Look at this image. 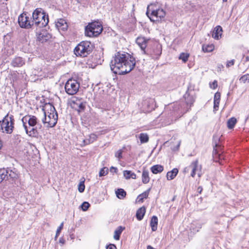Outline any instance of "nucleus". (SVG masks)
<instances>
[{
    "instance_id": "nucleus-31",
    "label": "nucleus",
    "mask_w": 249,
    "mask_h": 249,
    "mask_svg": "<svg viewBox=\"0 0 249 249\" xmlns=\"http://www.w3.org/2000/svg\"><path fill=\"white\" fill-rule=\"evenodd\" d=\"M184 97L187 105L191 106L195 101V99L192 96H190L189 94H185Z\"/></svg>"
},
{
    "instance_id": "nucleus-50",
    "label": "nucleus",
    "mask_w": 249,
    "mask_h": 249,
    "mask_svg": "<svg viewBox=\"0 0 249 249\" xmlns=\"http://www.w3.org/2000/svg\"><path fill=\"white\" fill-rule=\"evenodd\" d=\"M201 227H202V225L201 224H200V223H198V229L197 230V231H198L199 229L201 228Z\"/></svg>"
},
{
    "instance_id": "nucleus-55",
    "label": "nucleus",
    "mask_w": 249,
    "mask_h": 249,
    "mask_svg": "<svg viewBox=\"0 0 249 249\" xmlns=\"http://www.w3.org/2000/svg\"><path fill=\"white\" fill-rule=\"evenodd\" d=\"M179 144H180V143H179L178 144V147H179Z\"/></svg>"
},
{
    "instance_id": "nucleus-27",
    "label": "nucleus",
    "mask_w": 249,
    "mask_h": 249,
    "mask_svg": "<svg viewBox=\"0 0 249 249\" xmlns=\"http://www.w3.org/2000/svg\"><path fill=\"white\" fill-rule=\"evenodd\" d=\"M8 174L7 169H0V183L4 180H8Z\"/></svg>"
},
{
    "instance_id": "nucleus-15",
    "label": "nucleus",
    "mask_w": 249,
    "mask_h": 249,
    "mask_svg": "<svg viewBox=\"0 0 249 249\" xmlns=\"http://www.w3.org/2000/svg\"><path fill=\"white\" fill-rule=\"evenodd\" d=\"M136 43L141 48L142 50L144 53H146V51L145 49L146 47L147 40L146 39L143 37H138L136 40Z\"/></svg>"
},
{
    "instance_id": "nucleus-18",
    "label": "nucleus",
    "mask_w": 249,
    "mask_h": 249,
    "mask_svg": "<svg viewBox=\"0 0 249 249\" xmlns=\"http://www.w3.org/2000/svg\"><path fill=\"white\" fill-rule=\"evenodd\" d=\"M25 64V61L21 57H16L11 61V65L13 67H19Z\"/></svg>"
},
{
    "instance_id": "nucleus-17",
    "label": "nucleus",
    "mask_w": 249,
    "mask_h": 249,
    "mask_svg": "<svg viewBox=\"0 0 249 249\" xmlns=\"http://www.w3.org/2000/svg\"><path fill=\"white\" fill-rule=\"evenodd\" d=\"M56 27L59 30L66 31L68 28V25L64 19H59L55 24Z\"/></svg>"
},
{
    "instance_id": "nucleus-42",
    "label": "nucleus",
    "mask_w": 249,
    "mask_h": 249,
    "mask_svg": "<svg viewBox=\"0 0 249 249\" xmlns=\"http://www.w3.org/2000/svg\"><path fill=\"white\" fill-rule=\"evenodd\" d=\"M122 150H119L117 151L115 154V156L116 158H117L118 159H120L122 158Z\"/></svg>"
},
{
    "instance_id": "nucleus-21",
    "label": "nucleus",
    "mask_w": 249,
    "mask_h": 249,
    "mask_svg": "<svg viewBox=\"0 0 249 249\" xmlns=\"http://www.w3.org/2000/svg\"><path fill=\"white\" fill-rule=\"evenodd\" d=\"M145 208L144 206L140 208L137 211L136 216L138 220L140 221L142 219L145 214Z\"/></svg>"
},
{
    "instance_id": "nucleus-47",
    "label": "nucleus",
    "mask_w": 249,
    "mask_h": 249,
    "mask_svg": "<svg viewBox=\"0 0 249 249\" xmlns=\"http://www.w3.org/2000/svg\"><path fill=\"white\" fill-rule=\"evenodd\" d=\"M59 243L61 244V245H63L65 243V239L61 237L59 240Z\"/></svg>"
},
{
    "instance_id": "nucleus-34",
    "label": "nucleus",
    "mask_w": 249,
    "mask_h": 249,
    "mask_svg": "<svg viewBox=\"0 0 249 249\" xmlns=\"http://www.w3.org/2000/svg\"><path fill=\"white\" fill-rule=\"evenodd\" d=\"M139 139L142 143H146L149 141V136L146 133H142L139 135Z\"/></svg>"
},
{
    "instance_id": "nucleus-48",
    "label": "nucleus",
    "mask_w": 249,
    "mask_h": 249,
    "mask_svg": "<svg viewBox=\"0 0 249 249\" xmlns=\"http://www.w3.org/2000/svg\"><path fill=\"white\" fill-rule=\"evenodd\" d=\"M202 187L201 186H199L197 188V191L199 194H201L202 191Z\"/></svg>"
},
{
    "instance_id": "nucleus-1",
    "label": "nucleus",
    "mask_w": 249,
    "mask_h": 249,
    "mask_svg": "<svg viewBox=\"0 0 249 249\" xmlns=\"http://www.w3.org/2000/svg\"><path fill=\"white\" fill-rule=\"evenodd\" d=\"M136 65L135 58L126 53L118 52L110 62V69L115 74L123 75L131 71Z\"/></svg>"
},
{
    "instance_id": "nucleus-32",
    "label": "nucleus",
    "mask_w": 249,
    "mask_h": 249,
    "mask_svg": "<svg viewBox=\"0 0 249 249\" xmlns=\"http://www.w3.org/2000/svg\"><path fill=\"white\" fill-rule=\"evenodd\" d=\"M236 122H237V120L235 118L232 117V118H230L227 121L228 128L230 129H232L234 127Z\"/></svg>"
},
{
    "instance_id": "nucleus-6",
    "label": "nucleus",
    "mask_w": 249,
    "mask_h": 249,
    "mask_svg": "<svg viewBox=\"0 0 249 249\" xmlns=\"http://www.w3.org/2000/svg\"><path fill=\"white\" fill-rule=\"evenodd\" d=\"M45 14L41 11V9H36L32 15V24L39 28L46 26L49 22L48 18H46Z\"/></svg>"
},
{
    "instance_id": "nucleus-3",
    "label": "nucleus",
    "mask_w": 249,
    "mask_h": 249,
    "mask_svg": "<svg viewBox=\"0 0 249 249\" xmlns=\"http://www.w3.org/2000/svg\"><path fill=\"white\" fill-rule=\"evenodd\" d=\"M44 110V117L42 122L46 127H53L57 123L58 116L54 107L51 104H48L45 107Z\"/></svg>"
},
{
    "instance_id": "nucleus-19",
    "label": "nucleus",
    "mask_w": 249,
    "mask_h": 249,
    "mask_svg": "<svg viewBox=\"0 0 249 249\" xmlns=\"http://www.w3.org/2000/svg\"><path fill=\"white\" fill-rule=\"evenodd\" d=\"M221 94L219 92H216L214 96L213 99V111H216L218 110L219 102L220 100Z\"/></svg>"
},
{
    "instance_id": "nucleus-7",
    "label": "nucleus",
    "mask_w": 249,
    "mask_h": 249,
    "mask_svg": "<svg viewBox=\"0 0 249 249\" xmlns=\"http://www.w3.org/2000/svg\"><path fill=\"white\" fill-rule=\"evenodd\" d=\"M14 119L13 116L9 115L7 114L0 121V130L2 133L11 134L14 128Z\"/></svg>"
},
{
    "instance_id": "nucleus-41",
    "label": "nucleus",
    "mask_w": 249,
    "mask_h": 249,
    "mask_svg": "<svg viewBox=\"0 0 249 249\" xmlns=\"http://www.w3.org/2000/svg\"><path fill=\"white\" fill-rule=\"evenodd\" d=\"M85 190V185L83 182H81L78 185V191L80 193L84 192Z\"/></svg>"
},
{
    "instance_id": "nucleus-14",
    "label": "nucleus",
    "mask_w": 249,
    "mask_h": 249,
    "mask_svg": "<svg viewBox=\"0 0 249 249\" xmlns=\"http://www.w3.org/2000/svg\"><path fill=\"white\" fill-rule=\"evenodd\" d=\"M73 107L76 109L78 112L84 110L86 107V103L81 102L80 100H76L73 101Z\"/></svg>"
},
{
    "instance_id": "nucleus-52",
    "label": "nucleus",
    "mask_w": 249,
    "mask_h": 249,
    "mask_svg": "<svg viewBox=\"0 0 249 249\" xmlns=\"http://www.w3.org/2000/svg\"><path fill=\"white\" fill-rule=\"evenodd\" d=\"M41 35H42V34H40L39 35V36H38V38H39V40H41V38H40V37H42L43 36V35H42V36H41Z\"/></svg>"
},
{
    "instance_id": "nucleus-28",
    "label": "nucleus",
    "mask_w": 249,
    "mask_h": 249,
    "mask_svg": "<svg viewBox=\"0 0 249 249\" xmlns=\"http://www.w3.org/2000/svg\"><path fill=\"white\" fill-rule=\"evenodd\" d=\"M163 170V167L160 165H155L151 167V171L154 174H156L159 173L161 172Z\"/></svg>"
},
{
    "instance_id": "nucleus-22",
    "label": "nucleus",
    "mask_w": 249,
    "mask_h": 249,
    "mask_svg": "<svg viewBox=\"0 0 249 249\" xmlns=\"http://www.w3.org/2000/svg\"><path fill=\"white\" fill-rule=\"evenodd\" d=\"M150 188H149L146 191H144L142 194L139 195L137 198V200L138 202H142L144 198H146L148 197L149 192L150 191Z\"/></svg>"
},
{
    "instance_id": "nucleus-45",
    "label": "nucleus",
    "mask_w": 249,
    "mask_h": 249,
    "mask_svg": "<svg viewBox=\"0 0 249 249\" xmlns=\"http://www.w3.org/2000/svg\"><path fill=\"white\" fill-rule=\"evenodd\" d=\"M106 249H117V248L114 244H110L106 247Z\"/></svg>"
},
{
    "instance_id": "nucleus-24",
    "label": "nucleus",
    "mask_w": 249,
    "mask_h": 249,
    "mask_svg": "<svg viewBox=\"0 0 249 249\" xmlns=\"http://www.w3.org/2000/svg\"><path fill=\"white\" fill-rule=\"evenodd\" d=\"M158 218L156 216H153L150 220V226L151 227L152 231H154L157 229L158 225Z\"/></svg>"
},
{
    "instance_id": "nucleus-49",
    "label": "nucleus",
    "mask_w": 249,
    "mask_h": 249,
    "mask_svg": "<svg viewBox=\"0 0 249 249\" xmlns=\"http://www.w3.org/2000/svg\"><path fill=\"white\" fill-rule=\"evenodd\" d=\"M245 62H248L249 61V56H247L245 57Z\"/></svg>"
},
{
    "instance_id": "nucleus-10",
    "label": "nucleus",
    "mask_w": 249,
    "mask_h": 249,
    "mask_svg": "<svg viewBox=\"0 0 249 249\" xmlns=\"http://www.w3.org/2000/svg\"><path fill=\"white\" fill-rule=\"evenodd\" d=\"M79 88V84L73 79H70L66 83L65 89L69 95H74L77 93Z\"/></svg>"
},
{
    "instance_id": "nucleus-39",
    "label": "nucleus",
    "mask_w": 249,
    "mask_h": 249,
    "mask_svg": "<svg viewBox=\"0 0 249 249\" xmlns=\"http://www.w3.org/2000/svg\"><path fill=\"white\" fill-rule=\"evenodd\" d=\"M63 228V222H62L56 230L55 236L54 237L55 241H56V240L57 239V237L59 236Z\"/></svg>"
},
{
    "instance_id": "nucleus-16",
    "label": "nucleus",
    "mask_w": 249,
    "mask_h": 249,
    "mask_svg": "<svg viewBox=\"0 0 249 249\" xmlns=\"http://www.w3.org/2000/svg\"><path fill=\"white\" fill-rule=\"evenodd\" d=\"M7 171L8 172V179H12V180L16 179L18 178V172L16 168L11 169L10 168H7Z\"/></svg>"
},
{
    "instance_id": "nucleus-43",
    "label": "nucleus",
    "mask_w": 249,
    "mask_h": 249,
    "mask_svg": "<svg viewBox=\"0 0 249 249\" xmlns=\"http://www.w3.org/2000/svg\"><path fill=\"white\" fill-rule=\"evenodd\" d=\"M210 87L212 89H215L217 87V82L214 80L212 84H210Z\"/></svg>"
},
{
    "instance_id": "nucleus-38",
    "label": "nucleus",
    "mask_w": 249,
    "mask_h": 249,
    "mask_svg": "<svg viewBox=\"0 0 249 249\" xmlns=\"http://www.w3.org/2000/svg\"><path fill=\"white\" fill-rule=\"evenodd\" d=\"M108 171V168L106 167H104L100 170L99 175L100 177L105 176L107 174Z\"/></svg>"
},
{
    "instance_id": "nucleus-9",
    "label": "nucleus",
    "mask_w": 249,
    "mask_h": 249,
    "mask_svg": "<svg viewBox=\"0 0 249 249\" xmlns=\"http://www.w3.org/2000/svg\"><path fill=\"white\" fill-rule=\"evenodd\" d=\"M222 136L220 134H216L213 136V155L214 158L218 159V161L224 160V155L221 152L222 147L220 144V137Z\"/></svg>"
},
{
    "instance_id": "nucleus-11",
    "label": "nucleus",
    "mask_w": 249,
    "mask_h": 249,
    "mask_svg": "<svg viewBox=\"0 0 249 249\" xmlns=\"http://www.w3.org/2000/svg\"><path fill=\"white\" fill-rule=\"evenodd\" d=\"M18 22L21 28L28 29L34 26V24H32V20H30L29 18L27 16L25 13H22L19 16Z\"/></svg>"
},
{
    "instance_id": "nucleus-12",
    "label": "nucleus",
    "mask_w": 249,
    "mask_h": 249,
    "mask_svg": "<svg viewBox=\"0 0 249 249\" xmlns=\"http://www.w3.org/2000/svg\"><path fill=\"white\" fill-rule=\"evenodd\" d=\"M161 51V45L157 44L154 45L152 49H147L145 53L150 55L153 59H157L160 55Z\"/></svg>"
},
{
    "instance_id": "nucleus-51",
    "label": "nucleus",
    "mask_w": 249,
    "mask_h": 249,
    "mask_svg": "<svg viewBox=\"0 0 249 249\" xmlns=\"http://www.w3.org/2000/svg\"><path fill=\"white\" fill-rule=\"evenodd\" d=\"M147 249H155L154 248H153L152 246L148 245L147 247Z\"/></svg>"
},
{
    "instance_id": "nucleus-5",
    "label": "nucleus",
    "mask_w": 249,
    "mask_h": 249,
    "mask_svg": "<svg viewBox=\"0 0 249 249\" xmlns=\"http://www.w3.org/2000/svg\"><path fill=\"white\" fill-rule=\"evenodd\" d=\"M146 15L151 21H155L161 19L165 16V11L161 8L157 7L155 3L151 4L147 8Z\"/></svg>"
},
{
    "instance_id": "nucleus-29",
    "label": "nucleus",
    "mask_w": 249,
    "mask_h": 249,
    "mask_svg": "<svg viewBox=\"0 0 249 249\" xmlns=\"http://www.w3.org/2000/svg\"><path fill=\"white\" fill-rule=\"evenodd\" d=\"M149 172L147 170H143L142 174V182L144 184H147L149 182Z\"/></svg>"
},
{
    "instance_id": "nucleus-13",
    "label": "nucleus",
    "mask_w": 249,
    "mask_h": 249,
    "mask_svg": "<svg viewBox=\"0 0 249 249\" xmlns=\"http://www.w3.org/2000/svg\"><path fill=\"white\" fill-rule=\"evenodd\" d=\"M189 168L192 169V173L191 176L192 177H194L197 174L199 177L201 176V166L198 165V160H196L193 161Z\"/></svg>"
},
{
    "instance_id": "nucleus-4",
    "label": "nucleus",
    "mask_w": 249,
    "mask_h": 249,
    "mask_svg": "<svg viewBox=\"0 0 249 249\" xmlns=\"http://www.w3.org/2000/svg\"><path fill=\"white\" fill-rule=\"evenodd\" d=\"M94 48V45L90 41H83L80 42L74 50L76 56L86 57L89 54Z\"/></svg>"
},
{
    "instance_id": "nucleus-33",
    "label": "nucleus",
    "mask_w": 249,
    "mask_h": 249,
    "mask_svg": "<svg viewBox=\"0 0 249 249\" xmlns=\"http://www.w3.org/2000/svg\"><path fill=\"white\" fill-rule=\"evenodd\" d=\"M116 194L118 198L122 199L125 197L126 193L124 189H119L116 191Z\"/></svg>"
},
{
    "instance_id": "nucleus-46",
    "label": "nucleus",
    "mask_w": 249,
    "mask_h": 249,
    "mask_svg": "<svg viewBox=\"0 0 249 249\" xmlns=\"http://www.w3.org/2000/svg\"><path fill=\"white\" fill-rule=\"evenodd\" d=\"M117 168L116 167H113V166H111L110 168V172H115V173H116L117 172Z\"/></svg>"
},
{
    "instance_id": "nucleus-54",
    "label": "nucleus",
    "mask_w": 249,
    "mask_h": 249,
    "mask_svg": "<svg viewBox=\"0 0 249 249\" xmlns=\"http://www.w3.org/2000/svg\"><path fill=\"white\" fill-rule=\"evenodd\" d=\"M223 2H226L227 0H222Z\"/></svg>"
},
{
    "instance_id": "nucleus-44",
    "label": "nucleus",
    "mask_w": 249,
    "mask_h": 249,
    "mask_svg": "<svg viewBox=\"0 0 249 249\" xmlns=\"http://www.w3.org/2000/svg\"><path fill=\"white\" fill-rule=\"evenodd\" d=\"M234 59H232V60H230V61H228L227 62V64H226V66L227 67H229L231 66H232L234 65Z\"/></svg>"
},
{
    "instance_id": "nucleus-30",
    "label": "nucleus",
    "mask_w": 249,
    "mask_h": 249,
    "mask_svg": "<svg viewBox=\"0 0 249 249\" xmlns=\"http://www.w3.org/2000/svg\"><path fill=\"white\" fill-rule=\"evenodd\" d=\"M124 229V228H123L121 226H119L118 227V228L114 231L113 236L114 239L116 240H119L120 235L122 233Z\"/></svg>"
},
{
    "instance_id": "nucleus-26",
    "label": "nucleus",
    "mask_w": 249,
    "mask_h": 249,
    "mask_svg": "<svg viewBox=\"0 0 249 249\" xmlns=\"http://www.w3.org/2000/svg\"><path fill=\"white\" fill-rule=\"evenodd\" d=\"M97 139V136L94 134H91L89 136V139L83 140V145H85L89 144L90 143L93 142L94 141H95Z\"/></svg>"
},
{
    "instance_id": "nucleus-35",
    "label": "nucleus",
    "mask_w": 249,
    "mask_h": 249,
    "mask_svg": "<svg viewBox=\"0 0 249 249\" xmlns=\"http://www.w3.org/2000/svg\"><path fill=\"white\" fill-rule=\"evenodd\" d=\"M214 47L213 44H209L202 46V50L204 52L209 53L212 52L214 50Z\"/></svg>"
},
{
    "instance_id": "nucleus-23",
    "label": "nucleus",
    "mask_w": 249,
    "mask_h": 249,
    "mask_svg": "<svg viewBox=\"0 0 249 249\" xmlns=\"http://www.w3.org/2000/svg\"><path fill=\"white\" fill-rule=\"evenodd\" d=\"M178 170L177 168H174L172 171L167 172L166 178L168 180L174 179L177 175Z\"/></svg>"
},
{
    "instance_id": "nucleus-36",
    "label": "nucleus",
    "mask_w": 249,
    "mask_h": 249,
    "mask_svg": "<svg viewBox=\"0 0 249 249\" xmlns=\"http://www.w3.org/2000/svg\"><path fill=\"white\" fill-rule=\"evenodd\" d=\"M189 57V54L188 53H182L179 55L178 58L179 59L182 60V61L185 63L187 61L188 58Z\"/></svg>"
},
{
    "instance_id": "nucleus-8",
    "label": "nucleus",
    "mask_w": 249,
    "mask_h": 249,
    "mask_svg": "<svg viewBox=\"0 0 249 249\" xmlns=\"http://www.w3.org/2000/svg\"><path fill=\"white\" fill-rule=\"evenodd\" d=\"M103 30L102 24L98 21H95L89 23L85 27V35L89 37L97 36Z\"/></svg>"
},
{
    "instance_id": "nucleus-2",
    "label": "nucleus",
    "mask_w": 249,
    "mask_h": 249,
    "mask_svg": "<svg viewBox=\"0 0 249 249\" xmlns=\"http://www.w3.org/2000/svg\"><path fill=\"white\" fill-rule=\"evenodd\" d=\"M26 133L29 136L36 137L38 131L41 130L42 125L37 121V118L33 115H26L21 120Z\"/></svg>"
},
{
    "instance_id": "nucleus-25",
    "label": "nucleus",
    "mask_w": 249,
    "mask_h": 249,
    "mask_svg": "<svg viewBox=\"0 0 249 249\" xmlns=\"http://www.w3.org/2000/svg\"><path fill=\"white\" fill-rule=\"evenodd\" d=\"M123 175L126 179H129L131 178L132 179H135L136 178V175L134 172L129 170L124 171Z\"/></svg>"
},
{
    "instance_id": "nucleus-53",
    "label": "nucleus",
    "mask_w": 249,
    "mask_h": 249,
    "mask_svg": "<svg viewBox=\"0 0 249 249\" xmlns=\"http://www.w3.org/2000/svg\"><path fill=\"white\" fill-rule=\"evenodd\" d=\"M1 146H2L1 142V141H0V148H1Z\"/></svg>"
},
{
    "instance_id": "nucleus-37",
    "label": "nucleus",
    "mask_w": 249,
    "mask_h": 249,
    "mask_svg": "<svg viewBox=\"0 0 249 249\" xmlns=\"http://www.w3.org/2000/svg\"><path fill=\"white\" fill-rule=\"evenodd\" d=\"M240 82L243 83H249V74H246L240 77L239 79Z\"/></svg>"
},
{
    "instance_id": "nucleus-40",
    "label": "nucleus",
    "mask_w": 249,
    "mask_h": 249,
    "mask_svg": "<svg viewBox=\"0 0 249 249\" xmlns=\"http://www.w3.org/2000/svg\"><path fill=\"white\" fill-rule=\"evenodd\" d=\"M89 206L90 204L88 202H84L81 205V208L83 211H86Z\"/></svg>"
},
{
    "instance_id": "nucleus-20",
    "label": "nucleus",
    "mask_w": 249,
    "mask_h": 249,
    "mask_svg": "<svg viewBox=\"0 0 249 249\" xmlns=\"http://www.w3.org/2000/svg\"><path fill=\"white\" fill-rule=\"evenodd\" d=\"M222 28L219 26H216L214 28L212 35L213 37L215 39H219L222 35Z\"/></svg>"
}]
</instances>
